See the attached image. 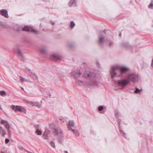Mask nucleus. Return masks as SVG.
<instances>
[{
    "label": "nucleus",
    "mask_w": 153,
    "mask_h": 153,
    "mask_svg": "<svg viewBox=\"0 0 153 153\" xmlns=\"http://www.w3.org/2000/svg\"><path fill=\"white\" fill-rule=\"evenodd\" d=\"M22 88L23 90H24V88Z\"/></svg>",
    "instance_id": "a19ab883"
},
{
    "label": "nucleus",
    "mask_w": 153,
    "mask_h": 153,
    "mask_svg": "<svg viewBox=\"0 0 153 153\" xmlns=\"http://www.w3.org/2000/svg\"><path fill=\"white\" fill-rule=\"evenodd\" d=\"M103 32H104L105 33H106V31H105V30H104V31H103Z\"/></svg>",
    "instance_id": "4c0bfd02"
},
{
    "label": "nucleus",
    "mask_w": 153,
    "mask_h": 153,
    "mask_svg": "<svg viewBox=\"0 0 153 153\" xmlns=\"http://www.w3.org/2000/svg\"><path fill=\"white\" fill-rule=\"evenodd\" d=\"M75 26V24L72 21L71 22V29H72Z\"/></svg>",
    "instance_id": "a878e982"
},
{
    "label": "nucleus",
    "mask_w": 153,
    "mask_h": 153,
    "mask_svg": "<svg viewBox=\"0 0 153 153\" xmlns=\"http://www.w3.org/2000/svg\"><path fill=\"white\" fill-rule=\"evenodd\" d=\"M51 58L55 60H58L60 59V56L55 54L52 55L51 56Z\"/></svg>",
    "instance_id": "dca6fc26"
},
{
    "label": "nucleus",
    "mask_w": 153,
    "mask_h": 153,
    "mask_svg": "<svg viewBox=\"0 0 153 153\" xmlns=\"http://www.w3.org/2000/svg\"><path fill=\"white\" fill-rule=\"evenodd\" d=\"M36 133L38 135H41L42 134V131L40 129L36 128V131H35Z\"/></svg>",
    "instance_id": "f3484780"
},
{
    "label": "nucleus",
    "mask_w": 153,
    "mask_h": 153,
    "mask_svg": "<svg viewBox=\"0 0 153 153\" xmlns=\"http://www.w3.org/2000/svg\"><path fill=\"white\" fill-rule=\"evenodd\" d=\"M17 51L18 55L21 57L23 56V55L22 54L20 50L19 49H17Z\"/></svg>",
    "instance_id": "5701e85b"
},
{
    "label": "nucleus",
    "mask_w": 153,
    "mask_h": 153,
    "mask_svg": "<svg viewBox=\"0 0 153 153\" xmlns=\"http://www.w3.org/2000/svg\"><path fill=\"white\" fill-rule=\"evenodd\" d=\"M71 131L74 132L76 136H79V134L76 130L74 129H71Z\"/></svg>",
    "instance_id": "aec40b11"
},
{
    "label": "nucleus",
    "mask_w": 153,
    "mask_h": 153,
    "mask_svg": "<svg viewBox=\"0 0 153 153\" xmlns=\"http://www.w3.org/2000/svg\"><path fill=\"white\" fill-rule=\"evenodd\" d=\"M0 14L5 18H7L9 17L7 11L3 9L1 10H0Z\"/></svg>",
    "instance_id": "1a4fd4ad"
},
{
    "label": "nucleus",
    "mask_w": 153,
    "mask_h": 153,
    "mask_svg": "<svg viewBox=\"0 0 153 153\" xmlns=\"http://www.w3.org/2000/svg\"><path fill=\"white\" fill-rule=\"evenodd\" d=\"M8 134H10L11 133V132L9 130H8Z\"/></svg>",
    "instance_id": "f704fd0d"
},
{
    "label": "nucleus",
    "mask_w": 153,
    "mask_h": 153,
    "mask_svg": "<svg viewBox=\"0 0 153 153\" xmlns=\"http://www.w3.org/2000/svg\"><path fill=\"white\" fill-rule=\"evenodd\" d=\"M17 30L18 31H19V29H18Z\"/></svg>",
    "instance_id": "ea45409f"
},
{
    "label": "nucleus",
    "mask_w": 153,
    "mask_h": 153,
    "mask_svg": "<svg viewBox=\"0 0 153 153\" xmlns=\"http://www.w3.org/2000/svg\"><path fill=\"white\" fill-rule=\"evenodd\" d=\"M118 83L120 86H125L129 83V81L127 80V79L119 80L118 81Z\"/></svg>",
    "instance_id": "423d86ee"
},
{
    "label": "nucleus",
    "mask_w": 153,
    "mask_h": 153,
    "mask_svg": "<svg viewBox=\"0 0 153 153\" xmlns=\"http://www.w3.org/2000/svg\"><path fill=\"white\" fill-rule=\"evenodd\" d=\"M0 153H3L2 152Z\"/></svg>",
    "instance_id": "c03bdc74"
},
{
    "label": "nucleus",
    "mask_w": 153,
    "mask_h": 153,
    "mask_svg": "<svg viewBox=\"0 0 153 153\" xmlns=\"http://www.w3.org/2000/svg\"><path fill=\"white\" fill-rule=\"evenodd\" d=\"M24 100L26 103L32 105H33V104L34 103H33V102L32 101H28L26 100Z\"/></svg>",
    "instance_id": "412c9836"
},
{
    "label": "nucleus",
    "mask_w": 153,
    "mask_h": 153,
    "mask_svg": "<svg viewBox=\"0 0 153 153\" xmlns=\"http://www.w3.org/2000/svg\"><path fill=\"white\" fill-rule=\"evenodd\" d=\"M50 144L51 146L53 148L55 147V145L53 141H51L50 143Z\"/></svg>",
    "instance_id": "cd10ccee"
},
{
    "label": "nucleus",
    "mask_w": 153,
    "mask_h": 153,
    "mask_svg": "<svg viewBox=\"0 0 153 153\" xmlns=\"http://www.w3.org/2000/svg\"><path fill=\"white\" fill-rule=\"evenodd\" d=\"M77 83H78L80 85H81L80 83H82V82L81 81H77Z\"/></svg>",
    "instance_id": "72a5a7b5"
},
{
    "label": "nucleus",
    "mask_w": 153,
    "mask_h": 153,
    "mask_svg": "<svg viewBox=\"0 0 153 153\" xmlns=\"http://www.w3.org/2000/svg\"><path fill=\"white\" fill-rule=\"evenodd\" d=\"M138 74L134 73H131L129 74L127 76V79L129 81V83L131 81L135 82L138 80Z\"/></svg>",
    "instance_id": "f03ea898"
},
{
    "label": "nucleus",
    "mask_w": 153,
    "mask_h": 153,
    "mask_svg": "<svg viewBox=\"0 0 153 153\" xmlns=\"http://www.w3.org/2000/svg\"><path fill=\"white\" fill-rule=\"evenodd\" d=\"M23 30L29 32L30 31L36 34H38L39 33L38 31L32 29V28L29 27L28 26H25L24 27L23 29Z\"/></svg>",
    "instance_id": "20e7f679"
},
{
    "label": "nucleus",
    "mask_w": 153,
    "mask_h": 153,
    "mask_svg": "<svg viewBox=\"0 0 153 153\" xmlns=\"http://www.w3.org/2000/svg\"><path fill=\"white\" fill-rule=\"evenodd\" d=\"M118 124H119V125H120V123H118Z\"/></svg>",
    "instance_id": "79ce46f5"
},
{
    "label": "nucleus",
    "mask_w": 153,
    "mask_h": 153,
    "mask_svg": "<svg viewBox=\"0 0 153 153\" xmlns=\"http://www.w3.org/2000/svg\"><path fill=\"white\" fill-rule=\"evenodd\" d=\"M11 109L13 110L15 112L18 111L22 112L25 113H26L25 109L22 107L18 105L15 106L14 105H11L10 106Z\"/></svg>",
    "instance_id": "7ed1b4c3"
},
{
    "label": "nucleus",
    "mask_w": 153,
    "mask_h": 153,
    "mask_svg": "<svg viewBox=\"0 0 153 153\" xmlns=\"http://www.w3.org/2000/svg\"><path fill=\"white\" fill-rule=\"evenodd\" d=\"M121 36V33H120L119 34V36Z\"/></svg>",
    "instance_id": "e433bc0d"
},
{
    "label": "nucleus",
    "mask_w": 153,
    "mask_h": 153,
    "mask_svg": "<svg viewBox=\"0 0 153 153\" xmlns=\"http://www.w3.org/2000/svg\"><path fill=\"white\" fill-rule=\"evenodd\" d=\"M119 131H120V133L121 134H123V136H124V135L125 134V133L122 130H121L120 128V126H119Z\"/></svg>",
    "instance_id": "bb28decb"
},
{
    "label": "nucleus",
    "mask_w": 153,
    "mask_h": 153,
    "mask_svg": "<svg viewBox=\"0 0 153 153\" xmlns=\"http://www.w3.org/2000/svg\"><path fill=\"white\" fill-rule=\"evenodd\" d=\"M76 4V2L75 0H70L69 3V5L70 7L75 6Z\"/></svg>",
    "instance_id": "2eb2a0df"
},
{
    "label": "nucleus",
    "mask_w": 153,
    "mask_h": 153,
    "mask_svg": "<svg viewBox=\"0 0 153 153\" xmlns=\"http://www.w3.org/2000/svg\"><path fill=\"white\" fill-rule=\"evenodd\" d=\"M1 123L4 125L5 128L7 129V130H9V129H10V126L7 121L1 119Z\"/></svg>",
    "instance_id": "0eeeda50"
},
{
    "label": "nucleus",
    "mask_w": 153,
    "mask_h": 153,
    "mask_svg": "<svg viewBox=\"0 0 153 153\" xmlns=\"http://www.w3.org/2000/svg\"><path fill=\"white\" fill-rule=\"evenodd\" d=\"M20 78L21 80V81L22 82H24L25 81H27V80H25V79L23 77H22L20 76Z\"/></svg>",
    "instance_id": "c85d7f7f"
},
{
    "label": "nucleus",
    "mask_w": 153,
    "mask_h": 153,
    "mask_svg": "<svg viewBox=\"0 0 153 153\" xmlns=\"http://www.w3.org/2000/svg\"><path fill=\"white\" fill-rule=\"evenodd\" d=\"M64 152L65 153H68V152L67 151H65Z\"/></svg>",
    "instance_id": "c9c22d12"
},
{
    "label": "nucleus",
    "mask_w": 153,
    "mask_h": 153,
    "mask_svg": "<svg viewBox=\"0 0 153 153\" xmlns=\"http://www.w3.org/2000/svg\"><path fill=\"white\" fill-rule=\"evenodd\" d=\"M74 126V123L73 121H69L68 122V125H67L68 128L69 130L72 129L71 128V127H73Z\"/></svg>",
    "instance_id": "ddd939ff"
},
{
    "label": "nucleus",
    "mask_w": 153,
    "mask_h": 153,
    "mask_svg": "<svg viewBox=\"0 0 153 153\" xmlns=\"http://www.w3.org/2000/svg\"><path fill=\"white\" fill-rule=\"evenodd\" d=\"M1 22H0V25H1Z\"/></svg>",
    "instance_id": "37998d69"
},
{
    "label": "nucleus",
    "mask_w": 153,
    "mask_h": 153,
    "mask_svg": "<svg viewBox=\"0 0 153 153\" xmlns=\"http://www.w3.org/2000/svg\"><path fill=\"white\" fill-rule=\"evenodd\" d=\"M113 45V42H110V43L109 44L108 46L109 47H111Z\"/></svg>",
    "instance_id": "2f4dec72"
},
{
    "label": "nucleus",
    "mask_w": 153,
    "mask_h": 153,
    "mask_svg": "<svg viewBox=\"0 0 153 153\" xmlns=\"http://www.w3.org/2000/svg\"><path fill=\"white\" fill-rule=\"evenodd\" d=\"M99 40L98 42L99 43V45L100 46H101L104 40V37L102 36V35H100L99 37Z\"/></svg>",
    "instance_id": "9b49d317"
},
{
    "label": "nucleus",
    "mask_w": 153,
    "mask_h": 153,
    "mask_svg": "<svg viewBox=\"0 0 153 153\" xmlns=\"http://www.w3.org/2000/svg\"><path fill=\"white\" fill-rule=\"evenodd\" d=\"M33 76L34 77V78H36V79H37V76L35 74H33Z\"/></svg>",
    "instance_id": "473e14b6"
},
{
    "label": "nucleus",
    "mask_w": 153,
    "mask_h": 153,
    "mask_svg": "<svg viewBox=\"0 0 153 153\" xmlns=\"http://www.w3.org/2000/svg\"><path fill=\"white\" fill-rule=\"evenodd\" d=\"M103 109V107L102 106H100L98 108V110L99 111H101Z\"/></svg>",
    "instance_id": "c756f323"
},
{
    "label": "nucleus",
    "mask_w": 153,
    "mask_h": 153,
    "mask_svg": "<svg viewBox=\"0 0 153 153\" xmlns=\"http://www.w3.org/2000/svg\"><path fill=\"white\" fill-rule=\"evenodd\" d=\"M83 76L84 77L86 78H91L95 76V74L90 71H86L83 74Z\"/></svg>",
    "instance_id": "39448f33"
},
{
    "label": "nucleus",
    "mask_w": 153,
    "mask_h": 153,
    "mask_svg": "<svg viewBox=\"0 0 153 153\" xmlns=\"http://www.w3.org/2000/svg\"><path fill=\"white\" fill-rule=\"evenodd\" d=\"M32 105L33 106H36L39 108H40L41 107V105L38 102H34V103L33 104V105Z\"/></svg>",
    "instance_id": "6ab92c4d"
},
{
    "label": "nucleus",
    "mask_w": 153,
    "mask_h": 153,
    "mask_svg": "<svg viewBox=\"0 0 153 153\" xmlns=\"http://www.w3.org/2000/svg\"><path fill=\"white\" fill-rule=\"evenodd\" d=\"M0 133L3 136L6 135V134L5 129L2 127H0Z\"/></svg>",
    "instance_id": "4468645a"
},
{
    "label": "nucleus",
    "mask_w": 153,
    "mask_h": 153,
    "mask_svg": "<svg viewBox=\"0 0 153 153\" xmlns=\"http://www.w3.org/2000/svg\"><path fill=\"white\" fill-rule=\"evenodd\" d=\"M97 65H98L99 64V63L97 62Z\"/></svg>",
    "instance_id": "58836bf2"
},
{
    "label": "nucleus",
    "mask_w": 153,
    "mask_h": 153,
    "mask_svg": "<svg viewBox=\"0 0 153 153\" xmlns=\"http://www.w3.org/2000/svg\"><path fill=\"white\" fill-rule=\"evenodd\" d=\"M0 94L2 96H5L6 95V93L4 91H0Z\"/></svg>",
    "instance_id": "b1692460"
},
{
    "label": "nucleus",
    "mask_w": 153,
    "mask_h": 153,
    "mask_svg": "<svg viewBox=\"0 0 153 153\" xmlns=\"http://www.w3.org/2000/svg\"><path fill=\"white\" fill-rule=\"evenodd\" d=\"M72 74L76 79L78 78L81 74V73L79 71H73Z\"/></svg>",
    "instance_id": "9d476101"
},
{
    "label": "nucleus",
    "mask_w": 153,
    "mask_h": 153,
    "mask_svg": "<svg viewBox=\"0 0 153 153\" xmlns=\"http://www.w3.org/2000/svg\"><path fill=\"white\" fill-rule=\"evenodd\" d=\"M148 7L150 9H153V1H152L150 3Z\"/></svg>",
    "instance_id": "4be33fe9"
},
{
    "label": "nucleus",
    "mask_w": 153,
    "mask_h": 153,
    "mask_svg": "<svg viewBox=\"0 0 153 153\" xmlns=\"http://www.w3.org/2000/svg\"><path fill=\"white\" fill-rule=\"evenodd\" d=\"M54 133L57 135L59 136L62 137L63 135V134L62 131L60 129H55L54 131Z\"/></svg>",
    "instance_id": "6e6552de"
},
{
    "label": "nucleus",
    "mask_w": 153,
    "mask_h": 153,
    "mask_svg": "<svg viewBox=\"0 0 153 153\" xmlns=\"http://www.w3.org/2000/svg\"><path fill=\"white\" fill-rule=\"evenodd\" d=\"M50 133V131L48 129H46L45 132L43 134V136L44 138L45 139L48 138V135Z\"/></svg>",
    "instance_id": "f8f14e48"
},
{
    "label": "nucleus",
    "mask_w": 153,
    "mask_h": 153,
    "mask_svg": "<svg viewBox=\"0 0 153 153\" xmlns=\"http://www.w3.org/2000/svg\"><path fill=\"white\" fill-rule=\"evenodd\" d=\"M40 51L41 53L42 54L46 53V50L45 48H43Z\"/></svg>",
    "instance_id": "393cba45"
},
{
    "label": "nucleus",
    "mask_w": 153,
    "mask_h": 153,
    "mask_svg": "<svg viewBox=\"0 0 153 153\" xmlns=\"http://www.w3.org/2000/svg\"><path fill=\"white\" fill-rule=\"evenodd\" d=\"M129 70V69L124 67H121L120 68L117 66H112L110 71L111 75L112 78H113L116 76L118 72L119 74H118L117 76H123L124 74L126 73L127 71Z\"/></svg>",
    "instance_id": "f257e3e1"
},
{
    "label": "nucleus",
    "mask_w": 153,
    "mask_h": 153,
    "mask_svg": "<svg viewBox=\"0 0 153 153\" xmlns=\"http://www.w3.org/2000/svg\"><path fill=\"white\" fill-rule=\"evenodd\" d=\"M135 89L136 90L134 91V93L135 94H138L140 93L141 91L142 90V89H139L137 87L135 88Z\"/></svg>",
    "instance_id": "a211bd4d"
},
{
    "label": "nucleus",
    "mask_w": 153,
    "mask_h": 153,
    "mask_svg": "<svg viewBox=\"0 0 153 153\" xmlns=\"http://www.w3.org/2000/svg\"><path fill=\"white\" fill-rule=\"evenodd\" d=\"M10 141V140L9 139H7V138H6L5 139V142L6 143H8Z\"/></svg>",
    "instance_id": "7c9ffc66"
}]
</instances>
